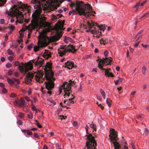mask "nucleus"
I'll list each match as a JSON object with an SVG mask.
<instances>
[{
	"label": "nucleus",
	"mask_w": 149,
	"mask_h": 149,
	"mask_svg": "<svg viewBox=\"0 0 149 149\" xmlns=\"http://www.w3.org/2000/svg\"><path fill=\"white\" fill-rule=\"evenodd\" d=\"M34 136L36 138H37L38 137V136L37 133H36L34 134Z\"/></svg>",
	"instance_id": "680f3d73"
},
{
	"label": "nucleus",
	"mask_w": 149,
	"mask_h": 149,
	"mask_svg": "<svg viewBox=\"0 0 149 149\" xmlns=\"http://www.w3.org/2000/svg\"><path fill=\"white\" fill-rule=\"evenodd\" d=\"M104 39H102V38H101L100 40V42L101 44H103L104 45H105V43H104L105 42H104Z\"/></svg>",
	"instance_id": "c03bdc74"
},
{
	"label": "nucleus",
	"mask_w": 149,
	"mask_h": 149,
	"mask_svg": "<svg viewBox=\"0 0 149 149\" xmlns=\"http://www.w3.org/2000/svg\"><path fill=\"white\" fill-rule=\"evenodd\" d=\"M72 6L76 7L75 10L80 15H83L86 18L88 17L91 15H94L93 14L95 13L94 11L92 12V8L88 3L85 4L82 1H76L75 2L72 3Z\"/></svg>",
	"instance_id": "f257e3e1"
},
{
	"label": "nucleus",
	"mask_w": 149,
	"mask_h": 149,
	"mask_svg": "<svg viewBox=\"0 0 149 149\" xmlns=\"http://www.w3.org/2000/svg\"><path fill=\"white\" fill-rule=\"evenodd\" d=\"M42 56L45 59H48L50 57V52L47 50H45V52H43Z\"/></svg>",
	"instance_id": "f3484780"
},
{
	"label": "nucleus",
	"mask_w": 149,
	"mask_h": 149,
	"mask_svg": "<svg viewBox=\"0 0 149 149\" xmlns=\"http://www.w3.org/2000/svg\"><path fill=\"white\" fill-rule=\"evenodd\" d=\"M51 66L50 64H47L46 67L44 69L45 74L44 77L46 79L47 81L45 82L46 88L48 90L47 93L51 94V91L50 90L52 89L54 87V81L55 79L53 77L54 73L51 70Z\"/></svg>",
	"instance_id": "20e7f679"
},
{
	"label": "nucleus",
	"mask_w": 149,
	"mask_h": 149,
	"mask_svg": "<svg viewBox=\"0 0 149 149\" xmlns=\"http://www.w3.org/2000/svg\"><path fill=\"white\" fill-rule=\"evenodd\" d=\"M146 67L145 66H143L142 68V70L143 74H145L146 72Z\"/></svg>",
	"instance_id": "72a5a7b5"
},
{
	"label": "nucleus",
	"mask_w": 149,
	"mask_h": 149,
	"mask_svg": "<svg viewBox=\"0 0 149 149\" xmlns=\"http://www.w3.org/2000/svg\"><path fill=\"white\" fill-rule=\"evenodd\" d=\"M27 93L29 95H30L31 94V89L30 88H29L27 89Z\"/></svg>",
	"instance_id": "37998d69"
},
{
	"label": "nucleus",
	"mask_w": 149,
	"mask_h": 149,
	"mask_svg": "<svg viewBox=\"0 0 149 149\" xmlns=\"http://www.w3.org/2000/svg\"><path fill=\"white\" fill-rule=\"evenodd\" d=\"M100 91L103 98L105 99V98L106 94L104 91L102 89H100Z\"/></svg>",
	"instance_id": "393cba45"
},
{
	"label": "nucleus",
	"mask_w": 149,
	"mask_h": 149,
	"mask_svg": "<svg viewBox=\"0 0 149 149\" xmlns=\"http://www.w3.org/2000/svg\"><path fill=\"white\" fill-rule=\"evenodd\" d=\"M64 41L66 43L68 42H70L72 43H74V41L72 38L69 37H65Z\"/></svg>",
	"instance_id": "412c9836"
},
{
	"label": "nucleus",
	"mask_w": 149,
	"mask_h": 149,
	"mask_svg": "<svg viewBox=\"0 0 149 149\" xmlns=\"http://www.w3.org/2000/svg\"><path fill=\"white\" fill-rule=\"evenodd\" d=\"M58 119L61 120H63V119H65V118L64 117V116L63 115L60 116H59V117H58Z\"/></svg>",
	"instance_id": "de8ad7c7"
},
{
	"label": "nucleus",
	"mask_w": 149,
	"mask_h": 149,
	"mask_svg": "<svg viewBox=\"0 0 149 149\" xmlns=\"http://www.w3.org/2000/svg\"><path fill=\"white\" fill-rule=\"evenodd\" d=\"M87 141L86 144L87 149H97V143L94 137L91 134L87 135Z\"/></svg>",
	"instance_id": "6e6552de"
},
{
	"label": "nucleus",
	"mask_w": 149,
	"mask_h": 149,
	"mask_svg": "<svg viewBox=\"0 0 149 149\" xmlns=\"http://www.w3.org/2000/svg\"><path fill=\"white\" fill-rule=\"evenodd\" d=\"M33 46V45L32 44H31L28 46L27 49L29 51H31L32 49Z\"/></svg>",
	"instance_id": "2f4dec72"
},
{
	"label": "nucleus",
	"mask_w": 149,
	"mask_h": 149,
	"mask_svg": "<svg viewBox=\"0 0 149 149\" xmlns=\"http://www.w3.org/2000/svg\"><path fill=\"white\" fill-rule=\"evenodd\" d=\"M28 117L29 119H32L33 117L32 113H31L30 114H28Z\"/></svg>",
	"instance_id": "49530a36"
},
{
	"label": "nucleus",
	"mask_w": 149,
	"mask_h": 149,
	"mask_svg": "<svg viewBox=\"0 0 149 149\" xmlns=\"http://www.w3.org/2000/svg\"><path fill=\"white\" fill-rule=\"evenodd\" d=\"M44 74L41 72H38L35 75V79L36 82L42 83L44 80Z\"/></svg>",
	"instance_id": "f8f14e48"
},
{
	"label": "nucleus",
	"mask_w": 149,
	"mask_h": 149,
	"mask_svg": "<svg viewBox=\"0 0 149 149\" xmlns=\"http://www.w3.org/2000/svg\"><path fill=\"white\" fill-rule=\"evenodd\" d=\"M16 95L15 93H12L10 95V96L11 97H16Z\"/></svg>",
	"instance_id": "8fccbe9b"
},
{
	"label": "nucleus",
	"mask_w": 149,
	"mask_h": 149,
	"mask_svg": "<svg viewBox=\"0 0 149 149\" xmlns=\"http://www.w3.org/2000/svg\"><path fill=\"white\" fill-rule=\"evenodd\" d=\"M123 79L122 78H118V79L116 81H114L115 84L116 85H117L119 82H122L123 81Z\"/></svg>",
	"instance_id": "bb28decb"
},
{
	"label": "nucleus",
	"mask_w": 149,
	"mask_h": 149,
	"mask_svg": "<svg viewBox=\"0 0 149 149\" xmlns=\"http://www.w3.org/2000/svg\"><path fill=\"white\" fill-rule=\"evenodd\" d=\"M43 63V60L42 59L40 60H38L34 63L35 65L39 67H41Z\"/></svg>",
	"instance_id": "6ab92c4d"
},
{
	"label": "nucleus",
	"mask_w": 149,
	"mask_h": 149,
	"mask_svg": "<svg viewBox=\"0 0 149 149\" xmlns=\"http://www.w3.org/2000/svg\"><path fill=\"white\" fill-rule=\"evenodd\" d=\"M56 149H62L59 143H57L56 144Z\"/></svg>",
	"instance_id": "58836bf2"
},
{
	"label": "nucleus",
	"mask_w": 149,
	"mask_h": 149,
	"mask_svg": "<svg viewBox=\"0 0 149 149\" xmlns=\"http://www.w3.org/2000/svg\"><path fill=\"white\" fill-rule=\"evenodd\" d=\"M33 77L32 73H29L26 75L25 78V81L26 84H29L31 83Z\"/></svg>",
	"instance_id": "ddd939ff"
},
{
	"label": "nucleus",
	"mask_w": 149,
	"mask_h": 149,
	"mask_svg": "<svg viewBox=\"0 0 149 149\" xmlns=\"http://www.w3.org/2000/svg\"><path fill=\"white\" fill-rule=\"evenodd\" d=\"M0 23L1 24H3L4 23V20L3 19H1L0 20Z\"/></svg>",
	"instance_id": "e2e57ef3"
},
{
	"label": "nucleus",
	"mask_w": 149,
	"mask_h": 149,
	"mask_svg": "<svg viewBox=\"0 0 149 149\" xmlns=\"http://www.w3.org/2000/svg\"><path fill=\"white\" fill-rule=\"evenodd\" d=\"M13 73V71L11 70H10L8 72V74L9 75H11Z\"/></svg>",
	"instance_id": "603ef678"
},
{
	"label": "nucleus",
	"mask_w": 149,
	"mask_h": 149,
	"mask_svg": "<svg viewBox=\"0 0 149 149\" xmlns=\"http://www.w3.org/2000/svg\"><path fill=\"white\" fill-rule=\"evenodd\" d=\"M6 52L7 54L10 55H11L13 54V52L12 51L10 50V49H8Z\"/></svg>",
	"instance_id": "c85d7f7f"
},
{
	"label": "nucleus",
	"mask_w": 149,
	"mask_h": 149,
	"mask_svg": "<svg viewBox=\"0 0 149 149\" xmlns=\"http://www.w3.org/2000/svg\"><path fill=\"white\" fill-rule=\"evenodd\" d=\"M18 104L19 106L22 107H25L27 106L26 102L23 98H21Z\"/></svg>",
	"instance_id": "dca6fc26"
},
{
	"label": "nucleus",
	"mask_w": 149,
	"mask_h": 149,
	"mask_svg": "<svg viewBox=\"0 0 149 149\" xmlns=\"http://www.w3.org/2000/svg\"><path fill=\"white\" fill-rule=\"evenodd\" d=\"M12 66V64L8 62L6 64V67L7 68H9L11 67Z\"/></svg>",
	"instance_id": "473e14b6"
},
{
	"label": "nucleus",
	"mask_w": 149,
	"mask_h": 149,
	"mask_svg": "<svg viewBox=\"0 0 149 149\" xmlns=\"http://www.w3.org/2000/svg\"><path fill=\"white\" fill-rule=\"evenodd\" d=\"M26 29V26H23L22 29L19 31V33L22 36H23L24 32Z\"/></svg>",
	"instance_id": "4be33fe9"
},
{
	"label": "nucleus",
	"mask_w": 149,
	"mask_h": 149,
	"mask_svg": "<svg viewBox=\"0 0 149 149\" xmlns=\"http://www.w3.org/2000/svg\"><path fill=\"white\" fill-rule=\"evenodd\" d=\"M123 147L125 149H128L127 143L125 142L123 143Z\"/></svg>",
	"instance_id": "a19ab883"
},
{
	"label": "nucleus",
	"mask_w": 149,
	"mask_h": 149,
	"mask_svg": "<svg viewBox=\"0 0 149 149\" xmlns=\"http://www.w3.org/2000/svg\"><path fill=\"white\" fill-rule=\"evenodd\" d=\"M109 52L107 51H104V54L105 56L106 57L108 56Z\"/></svg>",
	"instance_id": "09e8293b"
},
{
	"label": "nucleus",
	"mask_w": 149,
	"mask_h": 149,
	"mask_svg": "<svg viewBox=\"0 0 149 149\" xmlns=\"http://www.w3.org/2000/svg\"><path fill=\"white\" fill-rule=\"evenodd\" d=\"M63 27V26L61 24H60V25H59L58 26L57 28H58V29H60V30H64Z\"/></svg>",
	"instance_id": "e433bc0d"
},
{
	"label": "nucleus",
	"mask_w": 149,
	"mask_h": 149,
	"mask_svg": "<svg viewBox=\"0 0 149 149\" xmlns=\"http://www.w3.org/2000/svg\"><path fill=\"white\" fill-rule=\"evenodd\" d=\"M112 58L110 57H106L105 58H103L102 59H101L100 62H101L102 63L103 65H107L110 64L111 62V61Z\"/></svg>",
	"instance_id": "4468645a"
},
{
	"label": "nucleus",
	"mask_w": 149,
	"mask_h": 149,
	"mask_svg": "<svg viewBox=\"0 0 149 149\" xmlns=\"http://www.w3.org/2000/svg\"><path fill=\"white\" fill-rule=\"evenodd\" d=\"M6 13L9 16L16 17L17 19L16 22L19 21H20L21 22L24 18L23 14L20 11L17 7L16 6H13L9 10H6Z\"/></svg>",
	"instance_id": "423d86ee"
},
{
	"label": "nucleus",
	"mask_w": 149,
	"mask_h": 149,
	"mask_svg": "<svg viewBox=\"0 0 149 149\" xmlns=\"http://www.w3.org/2000/svg\"><path fill=\"white\" fill-rule=\"evenodd\" d=\"M15 29V27L14 26L12 25L10 26L9 27V30L13 31Z\"/></svg>",
	"instance_id": "ea45409f"
},
{
	"label": "nucleus",
	"mask_w": 149,
	"mask_h": 149,
	"mask_svg": "<svg viewBox=\"0 0 149 149\" xmlns=\"http://www.w3.org/2000/svg\"><path fill=\"white\" fill-rule=\"evenodd\" d=\"M25 98L27 102H29L30 101V99L28 97H25Z\"/></svg>",
	"instance_id": "338daca9"
},
{
	"label": "nucleus",
	"mask_w": 149,
	"mask_h": 149,
	"mask_svg": "<svg viewBox=\"0 0 149 149\" xmlns=\"http://www.w3.org/2000/svg\"><path fill=\"white\" fill-rule=\"evenodd\" d=\"M5 60V58L4 57H2L1 58V61L2 62H4Z\"/></svg>",
	"instance_id": "052dcab7"
},
{
	"label": "nucleus",
	"mask_w": 149,
	"mask_h": 149,
	"mask_svg": "<svg viewBox=\"0 0 149 149\" xmlns=\"http://www.w3.org/2000/svg\"><path fill=\"white\" fill-rule=\"evenodd\" d=\"M89 26L91 27H92L94 26H97V24L96 23H95L94 22H91V23L89 22L88 23Z\"/></svg>",
	"instance_id": "5701e85b"
},
{
	"label": "nucleus",
	"mask_w": 149,
	"mask_h": 149,
	"mask_svg": "<svg viewBox=\"0 0 149 149\" xmlns=\"http://www.w3.org/2000/svg\"><path fill=\"white\" fill-rule=\"evenodd\" d=\"M149 15V12H148L145 13L143 15V16L146 18Z\"/></svg>",
	"instance_id": "3c124183"
},
{
	"label": "nucleus",
	"mask_w": 149,
	"mask_h": 149,
	"mask_svg": "<svg viewBox=\"0 0 149 149\" xmlns=\"http://www.w3.org/2000/svg\"><path fill=\"white\" fill-rule=\"evenodd\" d=\"M98 66L99 68L102 70H104L105 73V75L106 77H113V76L112 73L110 72V69L103 68V65L102 64L99 63L98 65Z\"/></svg>",
	"instance_id": "9b49d317"
},
{
	"label": "nucleus",
	"mask_w": 149,
	"mask_h": 149,
	"mask_svg": "<svg viewBox=\"0 0 149 149\" xmlns=\"http://www.w3.org/2000/svg\"><path fill=\"white\" fill-rule=\"evenodd\" d=\"M8 60H9L10 61H12L13 60V57L12 56H9L8 57Z\"/></svg>",
	"instance_id": "79ce46f5"
},
{
	"label": "nucleus",
	"mask_w": 149,
	"mask_h": 149,
	"mask_svg": "<svg viewBox=\"0 0 149 149\" xmlns=\"http://www.w3.org/2000/svg\"><path fill=\"white\" fill-rule=\"evenodd\" d=\"M13 63L15 65V66L19 65V63L18 61H15L13 62Z\"/></svg>",
	"instance_id": "4c0bfd02"
},
{
	"label": "nucleus",
	"mask_w": 149,
	"mask_h": 149,
	"mask_svg": "<svg viewBox=\"0 0 149 149\" xmlns=\"http://www.w3.org/2000/svg\"><path fill=\"white\" fill-rule=\"evenodd\" d=\"M140 3H137L134 6V7L136 8H138L139 6Z\"/></svg>",
	"instance_id": "0e129e2a"
},
{
	"label": "nucleus",
	"mask_w": 149,
	"mask_h": 149,
	"mask_svg": "<svg viewBox=\"0 0 149 149\" xmlns=\"http://www.w3.org/2000/svg\"><path fill=\"white\" fill-rule=\"evenodd\" d=\"M117 135L115 130L112 129L111 130L109 137L110 139V141L113 143L114 146V149H120V146L118 143L116 142V138Z\"/></svg>",
	"instance_id": "1a4fd4ad"
},
{
	"label": "nucleus",
	"mask_w": 149,
	"mask_h": 149,
	"mask_svg": "<svg viewBox=\"0 0 149 149\" xmlns=\"http://www.w3.org/2000/svg\"><path fill=\"white\" fill-rule=\"evenodd\" d=\"M48 103L51 106H53L56 104V102L53 100H47Z\"/></svg>",
	"instance_id": "aec40b11"
},
{
	"label": "nucleus",
	"mask_w": 149,
	"mask_h": 149,
	"mask_svg": "<svg viewBox=\"0 0 149 149\" xmlns=\"http://www.w3.org/2000/svg\"><path fill=\"white\" fill-rule=\"evenodd\" d=\"M90 127L93 130L96 131V125L94 123H92L91 124L89 125Z\"/></svg>",
	"instance_id": "a878e982"
},
{
	"label": "nucleus",
	"mask_w": 149,
	"mask_h": 149,
	"mask_svg": "<svg viewBox=\"0 0 149 149\" xmlns=\"http://www.w3.org/2000/svg\"><path fill=\"white\" fill-rule=\"evenodd\" d=\"M17 123L19 125H22V122L21 120H17Z\"/></svg>",
	"instance_id": "5fc2aeb1"
},
{
	"label": "nucleus",
	"mask_w": 149,
	"mask_h": 149,
	"mask_svg": "<svg viewBox=\"0 0 149 149\" xmlns=\"http://www.w3.org/2000/svg\"><path fill=\"white\" fill-rule=\"evenodd\" d=\"M45 31L44 30L41 31L38 36V38H42V41L39 42V47L35 46L33 47V50L35 52L39 50V47H42L47 46L49 43V38L45 35Z\"/></svg>",
	"instance_id": "0eeeda50"
},
{
	"label": "nucleus",
	"mask_w": 149,
	"mask_h": 149,
	"mask_svg": "<svg viewBox=\"0 0 149 149\" xmlns=\"http://www.w3.org/2000/svg\"><path fill=\"white\" fill-rule=\"evenodd\" d=\"M111 102V101L110 99H109L108 98H107L106 102L109 107H110L111 106V105L110 104Z\"/></svg>",
	"instance_id": "cd10ccee"
},
{
	"label": "nucleus",
	"mask_w": 149,
	"mask_h": 149,
	"mask_svg": "<svg viewBox=\"0 0 149 149\" xmlns=\"http://www.w3.org/2000/svg\"><path fill=\"white\" fill-rule=\"evenodd\" d=\"M34 62L33 60H31V61L28 62L27 63L25 64H24L22 62L21 64L23 66L19 65L18 68L21 72H26L29 70H31L33 68V63Z\"/></svg>",
	"instance_id": "9d476101"
},
{
	"label": "nucleus",
	"mask_w": 149,
	"mask_h": 149,
	"mask_svg": "<svg viewBox=\"0 0 149 149\" xmlns=\"http://www.w3.org/2000/svg\"><path fill=\"white\" fill-rule=\"evenodd\" d=\"M143 114L141 115H137V117L140 120H141L143 118Z\"/></svg>",
	"instance_id": "c9c22d12"
},
{
	"label": "nucleus",
	"mask_w": 149,
	"mask_h": 149,
	"mask_svg": "<svg viewBox=\"0 0 149 149\" xmlns=\"http://www.w3.org/2000/svg\"><path fill=\"white\" fill-rule=\"evenodd\" d=\"M89 128V127L88 126L86 125V126L85 129H86V132L87 133H88V129Z\"/></svg>",
	"instance_id": "774afa93"
},
{
	"label": "nucleus",
	"mask_w": 149,
	"mask_h": 149,
	"mask_svg": "<svg viewBox=\"0 0 149 149\" xmlns=\"http://www.w3.org/2000/svg\"><path fill=\"white\" fill-rule=\"evenodd\" d=\"M2 92L4 93H6L7 92V91L6 89L4 88H2Z\"/></svg>",
	"instance_id": "864d4df0"
},
{
	"label": "nucleus",
	"mask_w": 149,
	"mask_h": 149,
	"mask_svg": "<svg viewBox=\"0 0 149 149\" xmlns=\"http://www.w3.org/2000/svg\"><path fill=\"white\" fill-rule=\"evenodd\" d=\"M74 81L72 80H69L68 81L63 82L62 85L59 87V91L60 93H61L63 90L65 93L64 96H67L70 97L67 99H65L64 100V103L67 105H70V104L74 103V101L73 100L74 99V97L72 94H70L71 92V85L72 83H74Z\"/></svg>",
	"instance_id": "7ed1b4c3"
},
{
	"label": "nucleus",
	"mask_w": 149,
	"mask_h": 149,
	"mask_svg": "<svg viewBox=\"0 0 149 149\" xmlns=\"http://www.w3.org/2000/svg\"><path fill=\"white\" fill-rule=\"evenodd\" d=\"M6 77L8 78L7 81L8 83L10 84H13L14 83V82L11 79L8 78V77L6 76Z\"/></svg>",
	"instance_id": "7c9ffc66"
},
{
	"label": "nucleus",
	"mask_w": 149,
	"mask_h": 149,
	"mask_svg": "<svg viewBox=\"0 0 149 149\" xmlns=\"http://www.w3.org/2000/svg\"><path fill=\"white\" fill-rule=\"evenodd\" d=\"M144 131L145 133H146V134H148L149 132V131L146 128H145L144 129Z\"/></svg>",
	"instance_id": "6e6d98bb"
},
{
	"label": "nucleus",
	"mask_w": 149,
	"mask_h": 149,
	"mask_svg": "<svg viewBox=\"0 0 149 149\" xmlns=\"http://www.w3.org/2000/svg\"><path fill=\"white\" fill-rule=\"evenodd\" d=\"M90 32L93 34H95L96 35L99 34L100 31H96L94 30H91L90 31Z\"/></svg>",
	"instance_id": "b1692460"
},
{
	"label": "nucleus",
	"mask_w": 149,
	"mask_h": 149,
	"mask_svg": "<svg viewBox=\"0 0 149 149\" xmlns=\"http://www.w3.org/2000/svg\"><path fill=\"white\" fill-rule=\"evenodd\" d=\"M27 134L29 136H31L32 134V132L31 131L28 132Z\"/></svg>",
	"instance_id": "69168bd1"
},
{
	"label": "nucleus",
	"mask_w": 149,
	"mask_h": 149,
	"mask_svg": "<svg viewBox=\"0 0 149 149\" xmlns=\"http://www.w3.org/2000/svg\"><path fill=\"white\" fill-rule=\"evenodd\" d=\"M101 26L102 27V28L101 27H100L99 26H98V27L99 28V29L100 30H102V31H104V28L103 27V26H102V25H101Z\"/></svg>",
	"instance_id": "4d7b16f0"
},
{
	"label": "nucleus",
	"mask_w": 149,
	"mask_h": 149,
	"mask_svg": "<svg viewBox=\"0 0 149 149\" xmlns=\"http://www.w3.org/2000/svg\"><path fill=\"white\" fill-rule=\"evenodd\" d=\"M96 96H97V99H98V100H99L100 101L102 100V98L101 97L100 95H97Z\"/></svg>",
	"instance_id": "a18cd8bd"
},
{
	"label": "nucleus",
	"mask_w": 149,
	"mask_h": 149,
	"mask_svg": "<svg viewBox=\"0 0 149 149\" xmlns=\"http://www.w3.org/2000/svg\"><path fill=\"white\" fill-rule=\"evenodd\" d=\"M17 5H18V7L20 8V10H22V11L26 8V6L21 2H18L17 3Z\"/></svg>",
	"instance_id": "a211bd4d"
},
{
	"label": "nucleus",
	"mask_w": 149,
	"mask_h": 149,
	"mask_svg": "<svg viewBox=\"0 0 149 149\" xmlns=\"http://www.w3.org/2000/svg\"><path fill=\"white\" fill-rule=\"evenodd\" d=\"M56 14L57 15V16H54V19H56L57 18H59V17H61L62 16L61 15H60V14Z\"/></svg>",
	"instance_id": "f704fd0d"
},
{
	"label": "nucleus",
	"mask_w": 149,
	"mask_h": 149,
	"mask_svg": "<svg viewBox=\"0 0 149 149\" xmlns=\"http://www.w3.org/2000/svg\"><path fill=\"white\" fill-rule=\"evenodd\" d=\"M65 67L69 69H72L74 66V63L70 61H68L65 63Z\"/></svg>",
	"instance_id": "2eb2a0df"
},
{
	"label": "nucleus",
	"mask_w": 149,
	"mask_h": 149,
	"mask_svg": "<svg viewBox=\"0 0 149 149\" xmlns=\"http://www.w3.org/2000/svg\"><path fill=\"white\" fill-rule=\"evenodd\" d=\"M73 125L74 127H76L77 125V123L76 121H74L73 123Z\"/></svg>",
	"instance_id": "bf43d9fd"
},
{
	"label": "nucleus",
	"mask_w": 149,
	"mask_h": 149,
	"mask_svg": "<svg viewBox=\"0 0 149 149\" xmlns=\"http://www.w3.org/2000/svg\"><path fill=\"white\" fill-rule=\"evenodd\" d=\"M6 1V0H0V6H2L5 4Z\"/></svg>",
	"instance_id": "c756f323"
},
{
	"label": "nucleus",
	"mask_w": 149,
	"mask_h": 149,
	"mask_svg": "<svg viewBox=\"0 0 149 149\" xmlns=\"http://www.w3.org/2000/svg\"><path fill=\"white\" fill-rule=\"evenodd\" d=\"M58 51L59 56L62 57L67 56L68 52H70L74 53L76 52V50L72 45L69 44L61 46L58 49Z\"/></svg>",
	"instance_id": "39448f33"
},
{
	"label": "nucleus",
	"mask_w": 149,
	"mask_h": 149,
	"mask_svg": "<svg viewBox=\"0 0 149 149\" xmlns=\"http://www.w3.org/2000/svg\"><path fill=\"white\" fill-rule=\"evenodd\" d=\"M34 9H36L32 15L33 19L31 20V23L29 26V28L32 30L35 28L36 29L40 27V23L44 19L42 14H41L42 8L38 5H35Z\"/></svg>",
	"instance_id": "f03ea898"
},
{
	"label": "nucleus",
	"mask_w": 149,
	"mask_h": 149,
	"mask_svg": "<svg viewBox=\"0 0 149 149\" xmlns=\"http://www.w3.org/2000/svg\"><path fill=\"white\" fill-rule=\"evenodd\" d=\"M32 109L33 110L36 111H38V110L36 108V107L35 106H33L32 107Z\"/></svg>",
	"instance_id": "13d9d810"
}]
</instances>
